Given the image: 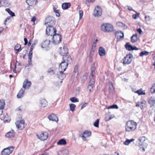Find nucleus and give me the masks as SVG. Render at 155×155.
Instances as JSON below:
<instances>
[{
	"label": "nucleus",
	"mask_w": 155,
	"mask_h": 155,
	"mask_svg": "<svg viewBox=\"0 0 155 155\" xmlns=\"http://www.w3.org/2000/svg\"><path fill=\"white\" fill-rule=\"evenodd\" d=\"M99 119H97L96 120L94 124V125L96 127H99Z\"/></svg>",
	"instance_id": "obj_48"
},
{
	"label": "nucleus",
	"mask_w": 155,
	"mask_h": 155,
	"mask_svg": "<svg viewBox=\"0 0 155 155\" xmlns=\"http://www.w3.org/2000/svg\"><path fill=\"white\" fill-rule=\"evenodd\" d=\"M97 41L98 40L97 39H94L93 41V45L92 47V48H95L96 46V43Z\"/></svg>",
	"instance_id": "obj_44"
},
{
	"label": "nucleus",
	"mask_w": 155,
	"mask_h": 155,
	"mask_svg": "<svg viewBox=\"0 0 155 155\" xmlns=\"http://www.w3.org/2000/svg\"><path fill=\"white\" fill-rule=\"evenodd\" d=\"M150 91L152 93H155V83L153 84L151 87Z\"/></svg>",
	"instance_id": "obj_46"
},
{
	"label": "nucleus",
	"mask_w": 155,
	"mask_h": 155,
	"mask_svg": "<svg viewBox=\"0 0 155 155\" xmlns=\"http://www.w3.org/2000/svg\"><path fill=\"white\" fill-rule=\"evenodd\" d=\"M68 53V50L67 47L64 46L63 47V49L60 52V54L63 56V57L66 56L68 57L67 54Z\"/></svg>",
	"instance_id": "obj_14"
},
{
	"label": "nucleus",
	"mask_w": 155,
	"mask_h": 155,
	"mask_svg": "<svg viewBox=\"0 0 155 155\" xmlns=\"http://www.w3.org/2000/svg\"><path fill=\"white\" fill-rule=\"evenodd\" d=\"M53 10L54 12L56 14V16L57 17H59L60 15V14L58 10L56 9V8L54 7H53Z\"/></svg>",
	"instance_id": "obj_47"
},
{
	"label": "nucleus",
	"mask_w": 155,
	"mask_h": 155,
	"mask_svg": "<svg viewBox=\"0 0 155 155\" xmlns=\"http://www.w3.org/2000/svg\"><path fill=\"white\" fill-rule=\"evenodd\" d=\"M137 31L140 34H141L142 33V31L141 28H139L137 29Z\"/></svg>",
	"instance_id": "obj_55"
},
{
	"label": "nucleus",
	"mask_w": 155,
	"mask_h": 155,
	"mask_svg": "<svg viewBox=\"0 0 155 155\" xmlns=\"http://www.w3.org/2000/svg\"><path fill=\"white\" fill-rule=\"evenodd\" d=\"M40 105L41 107H45L48 105V102L44 99H40L39 102Z\"/></svg>",
	"instance_id": "obj_18"
},
{
	"label": "nucleus",
	"mask_w": 155,
	"mask_h": 155,
	"mask_svg": "<svg viewBox=\"0 0 155 155\" xmlns=\"http://www.w3.org/2000/svg\"><path fill=\"white\" fill-rule=\"evenodd\" d=\"M4 29V28L3 27H0V31L2 33V32L3 31V30Z\"/></svg>",
	"instance_id": "obj_63"
},
{
	"label": "nucleus",
	"mask_w": 155,
	"mask_h": 155,
	"mask_svg": "<svg viewBox=\"0 0 155 155\" xmlns=\"http://www.w3.org/2000/svg\"><path fill=\"white\" fill-rule=\"evenodd\" d=\"M79 19L80 20H81L83 16V12L82 10H80L79 12Z\"/></svg>",
	"instance_id": "obj_49"
},
{
	"label": "nucleus",
	"mask_w": 155,
	"mask_h": 155,
	"mask_svg": "<svg viewBox=\"0 0 155 155\" xmlns=\"http://www.w3.org/2000/svg\"><path fill=\"white\" fill-rule=\"evenodd\" d=\"M59 70V72L57 73V76L59 79L61 80L60 82L61 83L62 82V80L65 78L66 75L65 73H64V71Z\"/></svg>",
	"instance_id": "obj_15"
},
{
	"label": "nucleus",
	"mask_w": 155,
	"mask_h": 155,
	"mask_svg": "<svg viewBox=\"0 0 155 155\" xmlns=\"http://www.w3.org/2000/svg\"><path fill=\"white\" fill-rule=\"evenodd\" d=\"M94 49L92 48L91 50L89 55L93 56L94 52Z\"/></svg>",
	"instance_id": "obj_51"
},
{
	"label": "nucleus",
	"mask_w": 155,
	"mask_h": 155,
	"mask_svg": "<svg viewBox=\"0 0 155 155\" xmlns=\"http://www.w3.org/2000/svg\"><path fill=\"white\" fill-rule=\"evenodd\" d=\"M53 26H47L46 30V34L51 37L56 33V30Z\"/></svg>",
	"instance_id": "obj_4"
},
{
	"label": "nucleus",
	"mask_w": 155,
	"mask_h": 155,
	"mask_svg": "<svg viewBox=\"0 0 155 155\" xmlns=\"http://www.w3.org/2000/svg\"><path fill=\"white\" fill-rule=\"evenodd\" d=\"M91 132L88 130H86L84 131L82 134H81V137L84 141L86 140V138L90 137L91 135Z\"/></svg>",
	"instance_id": "obj_11"
},
{
	"label": "nucleus",
	"mask_w": 155,
	"mask_h": 155,
	"mask_svg": "<svg viewBox=\"0 0 155 155\" xmlns=\"http://www.w3.org/2000/svg\"><path fill=\"white\" fill-rule=\"evenodd\" d=\"M71 6L70 3H64L62 5V8L63 9L66 10L69 8Z\"/></svg>",
	"instance_id": "obj_25"
},
{
	"label": "nucleus",
	"mask_w": 155,
	"mask_h": 155,
	"mask_svg": "<svg viewBox=\"0 0 155 155\" xmlns=\"http://www.w3.org/2000/svg\"><path fill=\"white\" fill-rule=\"evenodd\" d=\"M98 51L99 55L100 56H104L105 54V51L104 49L101 47H99Z\"/></svg>",
	"instance_id": "obj_20"
},
{
	"label": "nucleus",
	"mask_w": 155,
	"mask_h": 155,
	"mask_svg": "<svg viewBox=\"0 0 155 155\" xmlns=\"http://www.w3.org/2000/svg\"><path fill=\"white\" fill-rule=\"evenodd\" d=\"M50 41V40H46L41 44V47L43 48H49V47Z\"/></svg>",
	"instance_id": "obj_17"
},
{
	"label": "nucleus",
	"mask_w": 155,
	"mask_h": 155,
	"mask_svg": "<svg viewBox=\"0 0 155 155\" xmlns=\"http://www.w3.org/2000/svg\"><path fill=\"white\" fill-rule=\"evenodd\" d=\"M133 56L131 54H127L125 56L123 59V63L124 64H129L132 62Z\"/></svg>",
	"instance_id": "obj_7"
},
{
	"label": "nucleus",
	"mask_w": 155,
	"mask_h": 155,
	"mask_svg": "<svg viewBox=\"0 0 155 155\" xmlns=\"http://www.w3.org/2000/svg\"><path fill=\"white\" fill-rule=\"evenodd\" d=\"M5 103L2 100H0V109H3L5 107Z\"/></svg>",
	"instance_id": "obj_33"
},
{
	"label": "nucleus",
	"mask_w": 155,
	"mask_h": 155,
	"mask_svg": "<svg viewBox=\"0 0 155 155\" xmlns=\"http://www.w3.org/2000/svg\"><path fill=\"white\" fill-rule=\"evenodd\" d=\"M134 12L136 13V14L133 15H132V17L133 19H137V18L139 17V15H140V13H137L135 11Z\"/></svg>",
	"instance_id": "obj_43"
},
{
	"label": "nucleus",
	"mask_w": 155,
	"mask_h": 155,
	"mask_svg": "<svg viewBox=\"0 0 155 155\" xmlns=\"http://www.w3.org/2000/svg\"><path fill=\"white\" fill-rule=\"evenodd\" d=\"M102 14V9L100 7L97 6L95 8L94 11L93 15L95 17H99Z\"/></svg>",
	"instance_id": "obj_9"
},
{
	"label": "nucleus",
	"mask_w": 155,
	"mask_h": 155,
	"mask_svg": "<svg viewBox=\"0 0 155 155\" xmlns=\"http://www.w3.org/2000/svg\"><path fill=\"white\" fill-rule=\"evenodd\" d=\"M37 0H26V3L28 5L30 6H32L35 5L37 2Z\"/></svg>",
	"instance_id": "obj_23"
},
{
	"label": "nucleus",
	"mask_w": 155,
	"mask_h": 155,
	"mask_svg": "<svg viewBox=\"0 0 155 155\" xmlns=\"http://www.w3.org/2000/svg\"><path fill=\"white\" fill-rule=\"evenodd\" d=\"M112 117H111V116H110L109 117V118L108 119H106V120H105L106 121H109V120H110L111 119H112Z\"/></svg>",
	"instance_id": "obj_62"
},
{
	"label": "nucleus",
	"mask_w": 155,
	"mask_h": 155,
	"mask_svg": "<svg viewBox=\"0 0 155 155\" xmlns=\"http://www.w3.org/2000/svg\"><path fill=\"white\" fill-rule=\"evenodd\" d=\"M94 87V84H90L88 86V88L89 89V91H91V90Z\"/></svg>",
	"instance_id": "obj_50"
},
{
	"label": "nucleus",
	"mask_w": 155,
	"mask_h": 155,
	"mask_svg": "<svg viewBox=\"0 0 155 155\" xmlns=\"http://www.w3.org/2000/svg\"><path fill=\"white\" fill-rule=\"evenodd\" d=\"M149 53L148 51H141L140 54V56L142 57L144 55L147 56L148 55Z\"/></svg>",
	"instance_id": "obj_37"
},
{
	"label": "nucleus",
	"mask_w": 155,
	"mask_h": 155,
	"mask_svg": "<svg viewBox=\"0 0 155 155\" xmlns=\"http://www.w3.org/2000/svg\"><path fill=\"white\" fill-rule=\"evenodd\" d=\"M24 92L25 89L23 88H21L17 95V98H19L22 97L24 94Z\"/></svg>",
	"instance_id": "obj_26"
},
{
	"label": "nucleus",
	"mask_w": 155,
	"mask_h": 155,
	"mask_svg": "<svg viewBox=\"0 0 155 155\" xmlns=\"http://www.w3.org/2000/svg\"><path fill=\"white\" fill-rule=\"evenodd\" d=\"M118 108V106L116 104H114L108 107V109H117Z\"/></svg>",
	"instance_id": "obj_45"
},
{
	"label": "nucleus",
	"mask_w": 155,
	"mask_h": 155,
	"mask_svg": "<svg viewBox=\"0 0 155 155\" xmlns=\"http://www.w3.org/2000/svg\"><path fill=\"white\" fill-rule=\"evenodd\" d=\"M127 7L129 11H133L134 12H135V11L133 9V8L131 7L130 6H127Z\"/></svg>",
	"instance_id": "obj_52"
},
{
	"label": "nucleus",
	"mask_w": 155,
	"mask_h": 155,
	"mask_svg": "<svg viewBox=\"0 0 155 155\" xmlns=\"http://www.w3.org/2000/svg\"><path fill=\"white\" fill-rule=\"evenodd\" d=\"M15 124L17 127L20 130H22L25 127V121L23 120L17 121Z\"/></svg>",
	"instance_id": "obj_12"
},
{
	"label": "nucleus",
	"mask_w": 155,
	"mask_h": 155,
	"mask_svg": "<svg viewBox=\"0 0 155 155\" xmlns=\"http://www.w3.org/2000/svg\"><path fill=\"white\" fill-rule=\"evenodd\" d=\"M15 134L13 130L7 133L6 134V136L8 137H12L14 136Z\"/></svg>",
	"instance_id": "obj_28"
},
{
	"label": "nucleus",
	"mask_w": 155,
	"mask_h": 155,
	"mask_svg": "<svg viewBox=\"0 0 155 155\" xmlns=\"http://www.w3.org/2000/svg\"><path fill=\"white\" fill-rule=\"evenodd\" d=\"M135 92L138 94L139 95H144L145 94V92L142 91V89L137 90Z\"/></svg>",
	"instance_id": "obj_39"
},
{
	"label": "nucleus",
	"mask_w": 155,
	"mask_h": 155,
	"mask_svg": "<svg viewBox=\"0 0 155 155\" xmlns=\"http://www.w3.org/2000/svg\"><path fill=\"white\" fill-rule=\"evenodd\" d=\"M51 37L52 42L54 44H58L61 41V36L60 34L56 33Z\"/></svg>",
	"instance_id": "obj_5"
},
{
	"label": "nucleus",
	"mask_w": 155,
	"mask_h": 155,
	"mask_svg": "<svg viewBox=\"0 0 155 155\" xmlns=\"http://www.w3.org/2000/svg\"><path fill=\"white\" fill-rule=\"evenodd\" d=\"M97 65V62L96 61L94 62L92 65L91 69V75L92 76V77L94 76L95 74V71Z\"/></svg>",
	"instance_id": "obj_16"
},
{
	"label": "nucleus",
	"mask_w": 155,
	"mask_h": 155,
	"mask_svg": "<svg viewBox=\"0 0 155 155\" xmlns=\"http://www.w3.org/2000/svg\"><path fill=\"white\" fill-rule=\"evenodd\" d=\"M125 48L127 50L129 51L133 50V46L130 45L129 43H127L125 45Z\"/></svg>",
	"instance_id": "obj_30"
},
{
	"label": "nucleus",
	"mask_w": 155,
	"mask_h": 155,
	"mask_svg": "<svg viewBox=\"0 0 155 155\" xmlns=\"http://www.w3.org/2000/svg\"><path fill=\"white\" fill-rule=\"evenodd\" d=\"M138 140L141 143L140 144L143 145V146H146L147 145V144L146 143L144 144V142L146 140L145 137L144 136L140 137L138 139Z\"/></svg>",
	"instance_id": "obj_24"
},
{
	"label": "nucleus",
	"mask_w": 155,
	"mask_h": 155,
	"mask_svg": "<svg viewBox=\"0 0 155 155\" xmlns=\"http://www.w3.org/2000/svg\"><path fill=\"white\" fill-rule=\"evenodd\" d=\"M134 139H131L130 140H128L127 139L124 142V144L126 145H128L131 142L133 141L134 140Z\"/></svg>",
	"instance_id": "obj_34"
},
{
	"label": "nucleus",
	"mask_w": 155,
	"mask_h": 155,
	"mask_svg": "<svg viewBox=\"0 0 155 155\" xmlns=\"http://www.w3.org/2000/svg\"><path fill=\"white\" fill-rule=\"evenodd\" d=\"M48 72L49 73L52 72L53 73H54L53 72V70L52 69H50L48 70Z\"/></svg>",
	"instance_id": "obj_59"
},
{
	"label": "nucleus",
	"mask_w": 155,
	"mask_h": 155,
	"mask_svg": "<svg viewBox=\"0 0 155 155\" xmlns=\"http://www.w3.org/2000/svg\"><path fill=\"white\" fill-rule=\"evenodd\" d=\"M10 19V18L9 17H7L6 18V19H5V21L4 24L5 25H6V23L7 22V20H9Z\"/></svg>",
	"instance_id": "obj_61"
},
{
	"label": "nucleus",
	"mask_w": 155,
	"mask_h": 155,
	"mask_svg": "<svg viewBox=\"0 0 155 155\" xmlns=\"http://www.w3.org/2000/svg\"><path fill=\"white\" fill-rule=\"evenodd\" d=\"M24 41L25 42L24 45H26L28 43V40L26 38H24Z\"/></svg>",
	"instance_id": "obj_54"
},
{
	"label": "nucleus",
	"mask_w": 155,
	"mask_h": 155,
	"mask_svg": "<svg viewBox=\"0 0 155 155\" xmlns=\"http://www.w3.org/2000/svg\"><path fill=\"white\" fill-rule=\"evenodd\" d=\"M109 90L111 91V92H112L114 91V88L113 85L112 83L110 81L109 83Z\"/></svg>",
	"instance_id": "obj_35"
},
{
	"label": "nucleus",
	"mask_w": 155,
	"mask_h": 155,
	"mask_svg": "<svg viewBox=\"0 0 155 155\" xmlns=\"http://www.w3.org/2000/svg\"><path fill=\"white\" fill-rule=\"evenodd\" d=\"M137 124L133 120L126 122L125 129L127 131L130 132L134 131L137 128Z\"/></svg>",
	"instance_id": "obj_2"
},
{
	"label": "nucleus",
	"mask_w": 155,
	"mask_h": 155,
	"mask_svg": "<svg viewBox=\"0 0 155 155\" xmlns=\"http://www.w3.org/2000/svg\"><path fill=\"white\" fill-rule=\"evenodd\" d=\"M36 136L38 139L44 140H46L48 138V134L46 132H44L39 134H37Z\"/></svg>",
	"instance_id": "obj_10"
},
{
	"label": "nucleus",
	"mask_w": 155,
	"mask_h": 155,
	"mask_svg": "<svg viewBox=\"0 0 155 155\" xmlns=\"http://www.w3.org/2000/svg\"><path fill=\"white\" fill-rule=\"evenodd\" d=\"M76 107V105L73 104H71L69 105V107L70 110H71L72 112H73L75 110V108Z\"/></svg>",
	"instance_id": "obj_40"
},
{
	"label": "nucleus",
	"mask_w": 155,
	"mask_h": 155,
	"mask_svg": "<svg viewBox=\"0 0 155 155\" xmlns=\"http://www.w3.org/2000/svg\"><path fill=\"white\" fill-rule=\"evenodd\" d=\"M21 48V45L19 44H17L15 48V50L16 51V53H18L19 50Z\"/></svg>",
	"instance_id": "obj_36"
},
{
	"label": "nucleus",
	"mask_w": 155,
	"mask_h": 155,
	"mask_svg": "<svg viewBox=\"0 0 155 155\" xmlns=\"http://www.w3.org/2000/svg\"><path fill=\"white\" fill-rule=\"evenodd\" d=\"M54 19L52 17L48 16L46 18L45 20V25L47 27L54 25H55Z\"/></svg>",
	"instance_id": "obj_6"
},
{
	"label": "nucleus",
	"mask_w": 155,
	"mask_h": 155,
	"mask_svg": "<svg viewBox=\"0 0 155 155\" xmlns=\"http://www.w3.org/2000/svg\"><path fill=\"white\" fill-rule=\"evenodd\" d=\"M93 56L89 55V61L90 62H91L92 61Z\"/></svg>",
	"instance_id": "obj_56"
},
{
	"label": "nucleus",
	"mask_w": 155,
	"mask_h": 155,
	"mask_svg": "<svg viewBox=\"0 0 155 155\" xmlns=\"http://www.w3.org/2000/svg\"><path fill=\"white\" fill-rule=\"evenodd\" d=\"M48 118L50 120L57 122L58 120V117L54 114H52L49 116Z\"/></svg>",
	"instance_id": "obj_19"
},
{
	"label": "nucleus",
	"mask_w": 155,
	"mask_h": 155,
	"mask_svg": "<svg viewBox=\"0 0 155 155\" xmlns=\"http://www.w3.org/2000/svg\"><path fill=\"white\" fill-rule=\"evenodd\" d=\"M117 25L120 27H123L124 28H127V26L121 22H118L117 23Z\"/></svg>",
	"instance_id": "obj_32"
},
{
	"label": "nucleus",
	"mask_w": 155,
	"mask_h": 155,
	"mask_svg": "<svg viewBox=\"0 0 155 155\" xmlns=\"http://www.w3.org/2000/svg\"><path fill=\"white\" fill-rule=\"evenodd\" d=\"M90 78H91V80L89 82V84H94L95 81V80L94 78V76L92 77L91 75H90Z\"/></svg>",
	"instance_id": "obj_41"
},
{
	"label": "nucleus",
	"mask_w": 155,
	"mask_h": 155,
	"mask_svg": "<svg viewBox=\"0 0 155 155\" xmlns=\"http://www.w3.org/2000/svg\"><path fill=\"white\" fill-rule=\"evenodd\" d=\"M32 42V40L31 39L30 40L29 42L28 43V46H30L31 44V42Z\"/></svg>",
	"instance_id": "obj_60"
},
{
	"label": "nucleus",
	"mask_w": 155,
	"mask_h": 155,
	"mask_svg": "<svg viewBox=\"0 0 155 155\" xmlns=\"http://www.w3.org/2000/svg\"><path fill=\"white\" fill-rule=\"evenodd\" d=\"M16 65H15V68L13 70V72H14V73H17L16 71Z\"/></svg>",
	"instance_id": "obj_57"
},
{
	"label": "nucleus",
	"mask_w": 155,
	"mask_h": 155,
	"mask_svg": "<svg viewBox=\"0 0 155 155\" xmlns=\"http://www.w3.org/2000/svg\"><path fill=\"white\" fill-rule=\"evenodd\" d=\"M14 149V147L12 146L4 149L2 152V155H9L11 153Z\"/></svg>",
	"instance_id": "obj_8"
},
{
	"label": "nucleus",
	"mask_w": 155,
	"mask_h": 155,
	"mask_svg": "<svg viewBox=\"0 0 155 155\" xmlns=\"http://www.w3.org/2000/svg\"><path fill=\"white\" fill-rule=\"evenodd\" d=\"M137 34H135L132 36L131 38V41L132 42L134 43L137 40Z\"/></svg>",
	"instance_id": "obj_27"
},
{
	"label": "nucleus",
	"mask_w": 155,
	"mask_h": 155,
	"mask_svg": "<svg viewBox=\"0 0 155 155\" xmlns=\"http://www.w3.org/2000/svg\"><path fill=\"white\" fill-rule=\"evenodd\" d=\"M133 50H137L138 49V48H137L136 46L133 47L132 48Z\"/></svg>",
	"instance_id": "obj_64"
},
{
	"label": "nucleus",
	"mask_w": 155,
	"mask_h": 155,
	"mask_svg": "<svg viewBox=\"0 0 155 155\" xmlns=\"http://www.w3.org/2000/svg\"><path fill=\"white\" fill-rule=\"evenodd\" d=\"M87 105H88L87 103H84V104H83V105H82V107H81V109H83L84 107H85Z\"/></svg>",
	"instance_id": "obj_53"
},
{
	"label": "nucleus",
	"mask_w": 155,
	"mask_h": 155,
	"mask_svg": "<svg viewBox=\"0 0 155 155\" xmlns=\"http://www.w3.org/2000/svg\"><path fill=\"white\" fill-rule=\"evenodd\" d=\"M36 19V18L35 17H33L31 19V21L33 22H35V20Z\"/></svg>",
	"instance_id": "obj_58"
},
{
	"label": "nucleus",
	"mask_w": 155,
	"mask_h": 155,
	"mask_svg": "<svg viewBox=\"0 0 155 155\" xmlns=\"http://www.w3.org/2000/svg\"><path fill=\"white\" fill-rule=\"evenodd\" d=\"M149 103L150 104L152 105L155 104V99L154 97H151L150 98L149 100Z\"/></svg>",
	"instance_id": "obj_31"
},
{
	"label": "nucleus",
	"mask_w": 155,
	"mask_h": 155,
	"mask_svg": "<svg viewBox=\"0 0 155 155\" xmlns=\"http://www.w3.org/2000/svg\"><path fill=\"white\" fill-rule=\"evenodd\" d=\"M70 100L73 103L78 102L79 101L78 99L74 97L70 98Z\"/></svg>",
	"instance_id": "obj_42"
},
{
	"label": "nucleus",
	"mask_w": 155,
	"mask_h": 155,
	"mask_svg": "<svg viewBox=\"0 0 155 155\" xmlns=\"http://www.w3.org/2000/svg\"><path fill=\"white\" fill-rule=\"evenodd\" d=\"M115 35L117 38L120 39L123 38L124 36V33L121 31H118L116 32Z\"/></svg>",
	"instance_id": "obj_22"
},
{
	"label": "nucleus",
	"mask_w": 155,
	"mask_h": 155,
	"mask_svg": "<svg viewBox=\"0 0 155 155\" xmlns=\"http://www.w3.org/2000/svg\"><path fill=\"white\" fill-rule=\"evenodd\" d=\"M31 85V81H28L27 79H25L23 83L22 87L24 89H28L30 87Z\"/></svg>",
	"instance_id": "obj_13"
},
{
	"label": "nucleus",
	"mask_w": 155,
	"mask_h": 155,
	"mask_svg": "<svg viewBox=\"0 0 155 155\" xmlns=\"http://www.w3.org/2000/svg\"><path fill=\"white\" fill-rule=\"evenodd\" d=\"M33 49V48L31 47L30 49L28 55V62L29 63H31V59L32 57V50Z\"/></svg>",
	"instance_id": "obj_21"
},
{
	"label": "nucleus",
	"mask_w": 155,
	"mask_h": 155,
	"mask_svg": "<svg viewBox=\"0 0 155 155\" xmlns=\"http://www.w3.org/2000/svg\"><path fill=\"white\" fill-rule=\"evenodd\" d=\"M101 29L104 32H109L112 31L114 30V27L110 23H104L101 26Z\"/></svg>",
	"instance_id": "obj_3"
},
{
	"label": "nucleus",
	"mask_w": 155,
	"mask_h": 155,
	"mask_svg": "<svg viewBox=\"0 0 155 155\" xmlns=\"http://www.w3.org/2000/svg\"><path fill=\"white\" fill-rule=\"evenodd\" d=\"M71 60V58L70 56L63 57V61L59 66V70L65 71L68 67V63Z\"/></svg>",
	"instance_id": "obj_1"
},
{
	"label": "nucleus",
	"mask_w": 155,
	"mask_h": 155,
	"mask_svg": "<svg viewBox=\"0 0 155 155\" xmlns=\"http://www.w3.org/2000/svg\"><path fill=\"white\" fill-rule=\"evenodd\" d=\"M5 11L7 12L10 15H11L12 17L15 16L14 13L10 9L8 8H6L5 9Z\"/></svg>",
	"instance_id": "obj_38"
},
{
	"label": "nucleus",
	"mask_w": 155,
	"mask_h": 155,
	"mask_svg": "<svg viewBox=\"0 0 155 155\" xmlns=\"http://www.w3.org/2000/svg\"><path fill=\"white\" fill-rule=\"evenodd\" d=\"M57 144L58 145H65L66 144V141L65 139H62L57 142Z\"/></svg>",
	"instance_id": "obj_29"
}]
</instances>
